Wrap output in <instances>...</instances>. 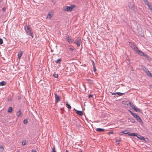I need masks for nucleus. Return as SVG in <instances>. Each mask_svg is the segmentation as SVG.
Instances as JSON below:
<instances>
[{"mask_svg": "<svg viewBox=\"0 0 152 152\" xmlns=\"http://www.w3.org/2000/svg\"><path fill=\"white\" fill-rule=\"evenodd\" d=\"M24 28L26 33L28 35L31 36L32 38L33 37L32 35V32L31 29L29 26L27 25H25L24 26Z\"/></svg>", "mask_w": 152, "mask_h": 152, "instance_id": "f257e3e1", "label": "nucleus"}, {"mask_svg": "<svg viewBox=\"0 0 152 152\" xmlns=\"http://www.w3.org/2000/svg\"><path fill=\"white\" fill-rule=\"evenodd\" d=\"M128 111L136 119L137 121L139 122L140 123L142 121V120L140 117L139 115L136 114V113H133L132 111L129 110Z\"/></svg>", "mask_w": 152, "mask_h": 152, "instance_id": "f03ea898", "label": "nucleus"}, {"mask_svg": "<svg viewBox=\"0 0 152 152\" xmlns=\"http://www.w3.org/2000/svg\"><path fill=\"white\" fill-rule=\"evenodd\" d=\"M73 43L76 44L77 45V47H79L82 43V41L80 38L79 37H77L76 40Z\"/></svg>", "mask_w": 152, "mask_h": 152, "instance_id": "7ed1b4c3", "label": "nucleus"}, {"mask_svg": "<svg viewBox=\"0 0 152 152\" xmlns=\"http://www.w3.org/2000/svg\"><path fill=\"white\" fill-rule=\"evenodd\" d=\"M66 40L69 44L72 43L73 42L74 39H71V37L68 35H66L64 37Z\"/></svg>", "mask_w": 152, "mask_h": 152, "instance_id": "20e7f679", "label": "nucleus"}, {"mask_svg": "<svg viewBox=\"0 0 152 152\" xmlns=\"http://www.w3.org/2000/svg\"><path fill=\"white\" fill-rule=\"evenodd\" d=\"M75 7L74 5H72L70 7L66 6L64 8V10L67 12H71Z\"/></svg>", "mask_w": 152, "mask_h": 152, "instance_id": "39448f33", "label": "nucleus"}, {"mask_svg": "<svg viewBox=\"0 0 152 152\" xmlns=\"http://www.w3.org/2000/svg\"><path fill=\"white\" fill-rule=\"evenodd\" d=\"M136 52L141 56H143L147 58H148V56L147 55L145 54L143 52L141 51L138 49Z\"/></svg>", "mask_w": 152, "mask_h": 152, "instance_id": "423d86ee", "label": "nucleus"}, {"mask_svg": "<svg viewBox=\"0 0 152 152\" xmlns=\"http://www.w3.org/2000/svg\"><path fill=\"white\" fill-rule=\"evenodd\" d=\"M53 11H51L49 12L48 14L47 15L46 18L49 19H50L52 17V16L53 15Z\"/></svg>", "mask_w": 152, "mask_h": 152, "instance_id": "0eeeda50", "label": "nucleus"}, {"mask_svg": "<svg viewBox=\"0 0 152 152\" xmlns=\"http://www.w3.org/2000/svg\"><path fill=\"white\" fill-rule=\"evenodd\" d=\"M143 70L145 72L146 74L148 76H151V73L147 68L144 67L143 68Z\"/></svg>", "mask_w": 152, "mask_h": 152, "instance_id": "6e6552de", "label": "nucleus"}, {"mask_svg": "<svg viewBox=\"0 0 152 152\" xmlns=\"http://www.w3.org/2000/svg\"><path fill=\"white\" fill-rule=\"evenodd\" d=\"M130 45L131 48L133 49L134 51L136 52L138 50V48L132 43H130Z\"/></svg>", "mask_w": 152, "mask_h": 152, "instance_id": "1a4fd4ad", "label": "nucleus"}, {"mask_svg": "<svg viewBox=\"0 0 152 152\" xmlns=\"http://www.w3.org/2000/svg\"><path fill=\"white\" fill-rule=\"evenodd\" d=\"M128 6L129 9L132 11H134V4L133 3H129L128 4Z\"/></svg>", "mask_w": 152, "mask_h": 152, "instance_id": "9d476101", "label": "nucleus"}, {"mask_svg": "<svg viewBox=\"0 0 152 152\" xmlns=\"http://www.w3.org/2000/svg\"><path fill=\"white\" fill-rule=\"evenodd\" d=\"M55 96L56 99V102L57 103L60 100V97L57 95L55 93Z\"/></svg>", "mask_w": 152, "mask_h": 152, "instance_id": "9b49d317", "label": "nucleus"}, {"mask_svg": "<svg viewBox=\"0 0 152 152\" xmlns=\"http://www.w3.org/2000/svg\"><path fill=\"white\" fill-rule=\"evenodd\" d=\"M137 138L139 139L142 140H144L145 139V138L142 136H141L140 135H138L137 134V136H136Z\"/></svg>", "mask_w": 152, "mask_h": 152, "instance_id": "f8f14e48", "label": "nucleus"}, {"mask_svg": "<svg viewBox=\"0 0 152 152\" xmlns=\"http://www.w3.org/2000/svg\"><path fill=\"white\" fill-rule=\"evenodd\" d=\"M76 113L78 115H79L80 116H82L83 115V113L82 111H79L77 110H76Z\"/></svg>", "mask_w": 152, "mask_h": 152, "instance_id": "ddd939ff", "label": "nucleus"}, {"mask_svg": "<svg viewBox=\"0 0 152 152\" xmlns=\"http://www.w3.org/2000/svg\"><path fill=\"white\" fill-rule=\"evenodd\" d=\"M105 130L104 129L100 128H97L96 129V131H98V132H104L105 131Z\"/></svg>", "mask_w": 152, "mask_h": 152, "instance_id": "4468645a", "label": "nucleus"}, {"mask_svg": "<svg viewBox=\"0 0 152 152\" xmlns=\"http://www.w3.org/2000/svg\"><path fill=\"white\" fill-rule=\"evenodd\" d=\"M21 112L20 110L17 112L16 113V115L18 117H20L21 115Z\"/></svg>", "mask_w": 152, "mask_h": 152, "instance_id": "2eb2a0df", "label": "nucleus"}, {"mask_svg": "<svg viewBox=\"0 0 152 152\" xmlns=\"http://www.w3.org/2000/svg\"><path fill=\"white\" fill-rule=\"evenodd\" d=\"M23 54V52L20 51L19 52L18 54V58L20 59Z\"/></svg>", "mask_w": 152, "mask_h": 152, "instance_id": "dca6fc26", "label": "nucleus"}, {"mask_svg": "<svg viewBox=\"0 0 152 152\" xmlns=\"http://www.w3.org/2000/svg\"><path fill=\"white\" fill-rule=\"evenodd\" d=\"M137 133H130L129 132V135L131 136H137Z\"/></svg>", "mask_w": 152, "mask_h": 152, "instance_id": "f3484780", "label": "nucleus"}, {"mask_svg": "<svg viewBox=\"0 0 152 152\" xmlns=\"http://www.w3.org/2000/svg\"><path fill=\"white\" fill-rule=\"evenodd\" d=\"M121 140V138L119 137L115 139L116 142H117L118 144H119V143L120 142Z\"/></svg>", "mask_w": 152, "mask_h": 152, "instance_id": "a211bd4d", "label": "nucleus"}, {"mask_svg": "<svg viewBox=\"0 0 152 152\" xmlns=\"http://www.w3.org/2000/svg\"><path fill=\"white\" fill-rule=\"evenodd\" d=\"M6 82L5 81H1L0 82V86H5L6 84Z\"/></svg>", "mask_w": 152, "mask_h": 152, "instance_id": "6ab92c4d", "label": "nucleus"}, {"mask_svg": "<svg viewBox=\"0 0 152 152\" xmlns=\"http://www.w3.org/2000/svg\"><path fill=\"white\" fill-rule=\"evenodd\" d=\"M12 107H9L8 110L7 111L8 113H12Z\"/></svg>", "mask_w": 152, "mask_h": 152, "instance_id": "aec40b11", "label": "nucleus"}, {"mask_svg": "<svg viewBox=\"0 0 152 152\" xmlns=\"http://www.w3.org/2000/svg\"><path fill=\"white\" fill-rule=\"evenodd\" d=\"M61 59L60 58L57 60L56 61V63L57 64H61Z\"/></svg>", "mask_w": 152, "mask_h": 152, "instance_id": "412c9836", "label": "nucleus"}, {"mask_svg": "<svg viewBox=\"0 0 152 152\" xmlns=\"http://www.w3.org/2000/svg\"><path fill=\"white\" fill-rule=\"evenodd\" d=\"M92 63L93 64V67L94 71V72H95L96 70L95 64H94V62L93 61H92Z\"/></svg>", "mask_w": 152, "mask_h": 152, "instance_id": "4be33fe9", "label": "nucleus"}, {"mask_svg": "<svg viewBox=\"0 0 152 152\" xmlns=\"http://www.w3.org/2000/svg\"><path fill=\"white\" fill-rule=\"evenodd\" d=\"M116 93L118 96H122L123 95H124L125 94V93H120V92H116Z\"/></svg>", "mask_w": 152, "mask_h": 152, "instance_id": "5701e85b", "label": "nucleus"}, {"mask_svg": "<svg viewBox=\"0 0 152 152\" xmlns=\"http://www.w3.org/2000/svg\"><path fill=\"white\" fill-rule=\"evenodd\" d=\"M129 104L130 106L133 109H134V108L135 107V106L132 104L131 102H129Z\"/></svg>", "mask_w": 152, "mask_h": 152, "instance_id": "b1692460", "label": "nucleus"}, {"mask_svg": "<svg viewBox=\"0 0 152 152\" xmlns=\"http://www.w3.org/2000/svg\"><path fill=\"white\" fill-rule=\"evenodd\" d=\"M134 109L136 112H140V110L138 108L136 107H135Z\"/></svg>", "mask_w": 152, "mask_h": 152, "instance_id": "393cba45", "label": "nucleus"}, {"mask_svg": "<svg viewBox=\"0 0 152 152\" xmlns=\"http://www.w3.org/2000/svg\"><path fill=\"white\" fill-rule=\"evenodd\" d=\"M26 140H23L22 142V145H25L26 144Z\"/></svg>", "mask_w": 152, "mask_h": 152, "instance_id": "a878e982", "label": "nucleus"}, {"mask_svg": "<svg viewBox=\"0 0 152 152\" xmlns=\"http://www.w3.org/2000/svg\"><path fill=\"white\" fill-rule=\"evenodd\" d=\"M66 105L67 106V107L69 109H70L71 108V106H70V105L69 104H68V102H66Z\"/></svg>", "mask_w": 152, "mask_h": 152, "instance_id": "bb28decb", "label": "nucleus"}, {"mask_svg": "<svg viewBox=\"0 0 152 152\" xmlns=\"http://www.w3.org/2000/svg\"><path fill=\"white\" fill-rule=\"evenodd\" d=\"M122 133H124V134H128L129 135V132H127L126 130H125L124 132H123Z\"/></svg>", "mask_w": 152, "mask_h": 152, "instance_id": "cd10ccee", "label": "nucleus"}, {"mask_svg": "<svg viewBox=\"0 0 152 152\" xmlns=\"http://www.w3.org/2000/svg\"><path fill=\"white\" fill-rule=\"evenodd\" d=\"M4 148L2 146L0 145V151L2 152V151L3 150Z\"/></svg>", "mask_w": 152, "mask_h": 152, "instance_id": "c85d7f7f", "label": "nucleus"}, {"mask_svg": "<svg viewBox=\"0 0 152 152\" xmlns=\"http://www.w3.org/2000/svg\"><path fill=\"white\" fill-rule=\"evenodd\" d=\"M52 151H51V152H56V151L55 150V147H53L52 148Z\"/></svg>", "mask_w": 152, "mask_h": 152, "instance_id": "c756f323", "label": "nucleus"}, {"mask_svg": "<svg viewBox=\"0 0 152 152\" xmlns=\"http://www.w3.org/2000/svg\"><path fill=\"white\" fill-rule=\"evenodd\" d=\"M3 43V39L1 38H0V45H1V44H2Z\"/></svg>", "mask_w": 152, "mask_h": 152, "instance_id": "7c9ffc66", "label": "nucleus"}, {"mask_svg": "<svg viewBox=\"0 0 152 152\" xmlns=\"http://www.w3.org/2000/svg\"><path fill=\"white\" fill-rule=\"evenodd\" d=\"M28 121L26 119H24L23 120V123L24 124H26L27 123Z\"/></svg>", "mask_w": 152, "mask_h": 152, "instance_id": "2f4dec72", "label": "nucleus"}, {"mask_svg": "<svg viewBox=\"0 0 152 152\" xmlns=\"http://www.w3.org/2000/svg\"><path fill=\"white\" fill-rule=\"evenodd\" d=\"M145 4L147 5L148 6L149 4L148 2V1H147L145 2Z\"/></svg>", "mask_w": 152, "mask_h": 152, "instance_id": "473e14b6", "label": "nucleus"}, {"mask_svg": "<svg viewBox=\"0 0 152 152\" xmlns=\"http://www.w3.org/2000/svg\"><path fill=\"white\" fill-rule=\"evenodd\" d=\"M56 78H57L58 77V74H55L53 75Z\"/></svg>", "mask_w": 152, "mask_h": 152, "instance_id": "72a5a7b5", "label": "nucleus"}, {"mask_svg": "<svg viewBox=\"0 0 152 152\" xmlns=\"http://www.w3.org/2000/svg\"><path fill=\"white\" fill-rule=\"evenodd\" d=\"M113 131H112V132H108V133H107V134H108L109 135V134H113Z\"/></svg>", "mask_w": 152, "mask_h": 152, "instance_id": "f704fd0d", "label": "nucleus"}, {"mask_svg": "<svg viewBox=\"0 0 152 152\" xmlns=\"http://www.w3.org/2000/svg\"><path fill=\"white\" fill-rule=\"evenodd\" d=\"M69 50L70 51H73L74 50V49L70 48H69Z\"/></svg>", "mask_w": 152, "mask_h": 152, "instance_id": "c9c22d12", "label": "nucleus"}, {"mask_svg": "<svg viewBox=\"0 0 152 152\" xmlns=\"http://www.w3.org/2000/svg\"><path fill=\"white\" fill-rule=\"evenodd\" d=\"M2 10L3 12H5L6 11V8L5 7H3L2 8Z\"/></svg>", "mask_w": 152, "mask_h": 152, "instance_id": "e433bc0d", "label": "nucleus"}, {"mask_svg": "<svg viewBox=\"0 0 152 152\" xmlns=\"http://www.w3.org/2000/svg\"><path fill=\"white\" fill-rule=\"evenodd\" d=\"M131 121L132 123H135V121L134 119H132L131 120Z\"/></svg>", "mask_w": 152, "mask_h": 152, "instance_id": "4c0bfd02", "label": "nucleus"}, {"mask_svg": "<svg viewBox=\"0 0 152 152\" xmlns=\"http://www.w3.org/2000/svg\"><path fill=\"white\" fill-rule=\"evenodd\" d=\"M93 96V95H91V94H89V95H88V98H91Z\"/></svg>", "mask_w": 152, "mask_h": 152, "instance_id": "58836bf2", "label": "nucleus"}, {"mask_svg": "<svg viewBox=\"0 0 152 152\" xmlns=\"http://www.w3.org/2000/svg\"><path fill=\"white\" fill-rule=\"evenodd\" d=\"M117 94L116 93H113L112 94V95H114V94Z\"/></svg>", "mask_w": 152, "mask_h": 152, "instance_id": "ea45409f", "label": "nucleus"}, {"mask_svg": "<svg viewBox=\"0 0 152 152\" xmlns=\"http://www.w3.org/2000/svg\"><path fill=\"white\" fill-rule=\"evenodd\" d=\"M3 0H0V3H1Z\"/></svg>", "mask_w": 152, "mask_h": 152, "instance_id": "a19ab883", "label": "nucleus"}, {"mask_svg": "<svg viewBox=\"0 0 152 152\" xmlns=\"http://www.w3.org/2000/svg\"><path fill=\"white\" fill-rule=\"evenodd\" d=\"M31 152H36L35 151H32Z\"/></svg>", "mask_w": 152, "mask_h": 152, "instance_id": "79ce46f5", "label": "nucleus"}, {"mask_svg": "<svg viewBox=\"0 0 152 152\" xmlns=\"http://www.w3.org/2000/svg\"><path fill=\"white\" fill-rule=\"evenodd\" d=\"M143 1L145 2V1H147V0H143Z\"/></svg>", "mask_w": 152, "mask_h": 152, "instance_id": "37998d69", "label": "nucleus"}, {"mask_svg": "<svg viewBox=\"0 0 152 152\" xmlns=\"http://www.w3.org/2000/svg\"><path fill=\"white\" fill-rule=\"evenodd\" d=\"M149 76L151 77L152 78V74H151V76Z\"/></svg>", "mask_w": 152, "mask_h": 152, "instance_id": "c03bdc74", "label": "nucleus"}, {"mask_svg": "<svg viewBox=\"0 0 152 152\" xmlns=\"http://www.w3.org/2000/svg\"><path fill=\"white\" fill-rule=\"evenodd\" d=\"M74 110H75L76 111V110H76L75 108H74Z\"/></svg>", "mask_w": 152, "mask_h": 152, "instance_id": "a18cd8bd", "label": "nucleus"}, {"mask_svg": "<svg viewBox=\"0 0 152 152\" xmlns=\"http://www.w3.org/2000/svg\"><path fill=\"white\" fill-rule=\"evenodd\" d=\"M66 152H69V151H68L66 150Z\"/></svg>", "mask_w": 152, "mask_h": 152, "instance_id": "49530a36", "label": "nucleus"}, {"mask_svg": "<svg viewBox=\"0 0 152 152\" xmlns=\"http://www.w3.org/2000/svg\"><path fill=\"white\" fill-rule=\"evenodd\" d=\"M81 152H82V151H81Z\"/></svg>", "mask_w": 152, "mask_h": 152, "instance_id": "de8ad7c7", "label": "nucleus"}]
</instances>
